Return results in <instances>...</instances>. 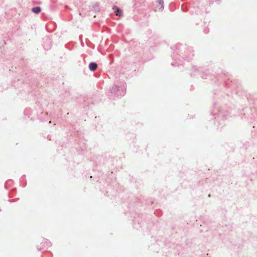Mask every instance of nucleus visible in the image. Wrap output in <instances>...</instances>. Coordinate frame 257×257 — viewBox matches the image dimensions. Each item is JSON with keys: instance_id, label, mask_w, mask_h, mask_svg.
<instances>
[{"instance_id": "obj_4", "label": "nucleus", "mask_w": 257, "mask_h": 257, "mask_svg": "<svg viewBox=\"0 0 257 257\" xmlns=\"http://www.w3.org/2000/svg\"><path fill=\"white\" fill-rule=\"evenodd\" d=\"M158 3H159L161 9L163 8V0H157Z\"/></svg>"}, {"instance_id": "obj_1", "label": "nucleus", "mask_w": 257, "mask_h": 257, "mask_svg": "<svg viewBox=\"0 0 257 257\" xmlns=\"http://www.w3.org/2000/svg\"><path fill=\"white\" fill-rule=\"evenodd\" d=\"M113 9L114 10V12L116 16L121 17L122 16V12L121 10H120L118 7L116 6H114L113 7Z\"/></svg>"}, {"instance_id": "obj_3", "label": "nucleus", "mask_w": 257, "mask_h": 257, "mask_svg": "<svg viewBox=\"0 0 257 257\" xmlns=\"http://www.w3.org/2000/svg\"><path fill=\"white\" fill-rule=\"evenodd\" d=\"M32 11L33 12H34V13H36V14H38L41 11V8L40 7H35V8H33L32 9Z\"/></svg>"}, {"instance_id": "obj_2", "label": "nucleus", "mask_w": 257, "mask_h": 257, "mask_svg": "<svg viewBox=\"0 0 257 257\" xmlns=\"http://www.w3.org/2000/svg\"><path fill=\"white\" fill-rule=\"evenodd\" d=\"M97 68V65L96 63L92 62L90 63L89 65V68L91 71H94Z\"/></svg>"}]
</instances>
